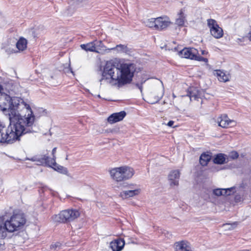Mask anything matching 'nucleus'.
Listing matches in <instances>:
<instances>
[{
    "label": "nucleus",
    "mask_w": 251,
    "mask_h": 251,
    "mask_svg": "<svg viewBox=\"0 0 251 251\" xmlns=\"http://www.w3.org/2000/svg\"><path fill=\"white\" fill-rule=\"evenodd\" d=\"M173 96L174 98L176 97V96L174 95V94H173Z\"/></svg>",
    "instance_id": "obj_43"
},
{
    "label": "nucleus",
    "mask_w": 251,
    "mask_h": 251,
    "mask_svg": "<svg viewBox=\"0 0 251 251\" xmlns=\"http://www.w3.org/2000/svg\"><path fill=\"white\" fill-rule=\"evenodd\" d=\"M218 126L223 128H228L236 126V123L233 120L229 119L227 115H221L217 118Z\"/></svg>",
    "instance_id": "obj_10"
},
{
    "label": "nucleus",
    "mask_w": 251,
    "mask_h": 251,
    "mask_svg": "<svg viewBox=\"0 0 251 251\" xmlns=\"http://www.w3.org/2000/svg\"><path fill=\"white\" fill-rule=\"evenodd\" d=\"M211 159V156L206 153H203L200 157V163L203 166H205Z\"/></svg>",
    "instance_id": "obj_27"
},
{
    "label": "nucleus",
    "mask_w": 251,
    "mask_h": 251,
    "mask_svg": "<svg viewBox=\"0 0 251 251\" xmlns=\"http://www.w3.org/2000/svg\"><path fill=\"white\" fill-rule=\"evenodd\" d=\"M8 227L6 226L5 221L0 219V240H3L6 238L10 232Z\"/></svg>",
    "instance_id": "obj_20"
},
{
    "label": "nucleus",
    "mask_w": 251,
    "mask_h": 251,
    "mask_svg": "<svg viewBox=\"0 0 251 251\" xmlns=\"http://www.w3.org/2000/svg\"><path fill=\"white\" fill-rule=\"evenodd\" d=\"M62 246V244L61 243L57 242L54 243H52L50 246V249H53L55 250H58L61 248Z\"/></svg>",
    "instance_id": "obj_31"
},
{
    "label": "nucleus",
    "mask_w": 251,
    "mask_h": 251,
    "mask_svg": "<svg viewBox=\"0 0 251 251\" xmlns=\"http://www.w3.org/2000/svg\"><path fill=\"white\" fill-rule=\"evenodd\" d=\"M126 116V113L124 111L111 114L107 119L110 124H114L122 121Z\"/></svg>",
    "instance_id": "obj_15"
},
{
    "label": "nucleus",
    "mask_w": 251,
    "mask_h": 251,
    "mask_svg": "<svg viewBox=\"0 0 251 251\" xmlns=\"http://www.w3.org/2000/svg\"><path fill=\"white\" fill-rule=\"evenodd\" d=\"M127 190H134V189H140L139 188L137 187L136 185L134 184H130L126 186Z\"/></svg>",
    "instance_id": "obj_32"
},
{
    "label": "nucleus",
    "mask_w": 251,
    "mask_h": 251,
    "mask_svg": "<svg viewBox=\"0 0 251 251\" xmlns=\"http://www.w3.org/2000/svg\"><path fill=\"white\" fill-rule=\"evenodd\" d=\"M228 161L227 155L222 153L215 155L213 159V162L216 164H224Z\"/></svg>",
    "instance_id": "obj_21"
},
{
    "label": "nucleus",
    "mask_w": 251,
    "mask_h": 251,
    "mask_svg": "<svg viewBox=\"0 0 251 251\" xmlns=\"http://www.w3.org/2000/svg\"><path fill=\"white\" fill-rule=\"evenodd\" d=\"M5 249V242L2 240H0V251H3Z\"/></svg>",
    "instance_id": "obj_36"
},
{
    "label": "nucleus",
    "mask_w": 251,
    "mask_h": 251,
    "mask_svg": "<svg viewBox=\"0 0 251 251\" xmlns=\"http://www.w3.org/2000/svg\"><path fill=\"white\" fill-rule=\"evenodd\" d=\"M238 153L236 151H232L230 153L229 157L232 159H236L238 157Z\"/></svg>",
    "instance_id": "obj_33"
},
{
    "label": "nucleus",
    "mask_w": 251,
    "mask_h": 251,
    "mask_svg": "<svg viewBox=\"0 0 251 251\" xmlns=\"http://www.w3.org/2000/svg\"><path fill=\"white\" fill-rule=\"evenodd\" d=\"M125 243L123 239H116L110 244V247L113 251H121L124 248Z\"/></svg>",
    "instance_id": "obj_18"
},
{
    "label": "nucleus",
    "mask_w": 251,
    "mask_h": 251,
    "mask_svg": "<svg viewBox=\"0 0 251 251\" xmlns=\"http://www.w3.org/2000/svg\"><path fill=\"white\" fill-rule=\"evenodd\" d=\"M46 166H48L52 168L54 170L64 175H68V171L67 169L63 166L59 165L56 163L55 165L54 164H45Z\"/></svg>",
    "instance_id": "obj_24"
},
{
    "label": "nucleus",
    "mask_w": 251,
    "mask_h": 251,
    "mask_svg": "<svg viewBox=\"0 0 251 251\" xmlns=\"http://www.w3.org/2000/svg\"><path fill=\"white\" fill-rule=\"evenodd\" d=\"M186 21V17L184 14V10L181 9L177 14V18L176 20L175 23L178 26H183Z\"/></svg>",
    "instance_id": "obj_22"
},
{
    "label": "nucleus",
    "mask_w": 251,
    "mask_h": 251,
    "mask_svg": "<svg viewBox=\"0 0 251 251\" xmlns=\"http://www.w3.org/2000/svg\"><path fill=\"white\" fill-rule=\"evenodd\" d=\"M174 124V122L173 121H170L168 124H167V126H170V127H172L173 126V125Z\"/></svg>",
    "instance_id": "obj_38"
},
{
    "label": "nucleus",
    "mask_w": 251,
    "mask_h": 251,
    "mask_svg": "<svg viewBox=\"0 0 251 251\" xmlns=\"http://www.w3.org/2000/svg\"><path fill=\"white\" fill-rule=\"evenodd\" d=\"M195 60L199 61H203L204 62L207 63L208 62V59L206 58H204L203 57H201L199 55V52L197 50V53L196 54V56L194 58V59Z\"/></svg>",
    "instance_id": "obj_30"
},
{
    "label": "nucleus",
    "mask_w": 251,
    "mask_h": 251,
    "mask_svg": "<svg viewBox=\"0 0 251 251\" xmlns=\"http://www.w3.org/2000/svg\"><path fill=\"white\" fill-rule=\"evenodd\" d=\"M27 40L25 38L21 37L16 43V47L19 51L25 50L27 48Z\"/></svg>",
    "instance_id": "obj_25"
},
{
    "label": "nucleus",
    "mask_w": 251,
    "mask_h": 251,
    "mask_svg": "<svg viewBox=\"0 0 251 251\" xmlns=\"http://www.w3.org/2000/svg\"><path fill=\"white\" fill-rule=\"evenodd\" d=\"M80 47L86 51L99 53L106 51V48L101 40H95L87 44H81Z\"/></svg>",
    "instance_id": "obj_7"
},
{
    "label": "nucleus",
    "mask_w": 251,
    "mask_h": 251,
    "mask_svg": "<svg viewBox=\"0 0 251 251\" xmlns=\"http://www.w3.org/2000/svg\"><path fill=\"white\" fill-rule=\"evenodd\" d=\"M145 82V81H144V82H142L141 84H136L137 87L140 90L141 92L142 91V89H143L142 84Z\"/></svg>",
    "instance_id": "obj_37"
},
{
    "label": "nucleus",
    "mask_w": 251,
    "mask_h": 251,
    "mask_svg": "<svg viewBox=\"0 0 251 251\" xmlns=\"http://www.w3.org/2000/svg\"><path fill=\"white\" fill-rule=\"evenodd\" d=\"M207 21L211 34L216 39L221 38L223 36V30L217 24L216 20L210 19H208Z\"/></svg>",
    "instance_id": "obj_9"
},
{
    "label": "nucleus",
    "mask_w": 251,
    "mask_h": 251,
    "mask_svg": "<svg viewBox=\"0 0 251 251\" xmlns=\"http://www.w3.org/2000/svg\"><path fill=\"white\" fill-rule=\"evenodd\" d=\"M235 224H233V225H231V226H230L231 227H229V228H229V229H231L233 228V226H235Z\"/></svg>",
    "instance_id": "obj_41"
},
{
    "label": "nucleus",
    "mask_w": 251,
    "mask_h": 251,
    "mask_svg": "<svg viewBox=\"0 0 251 251\" xmlns=\"http://www.w3.org/2000/svg\"><path fill=\"white\" fill-rule=\"evenodd\" d=\"M216 75L219 81L225 82L229 80L230 76L229 74H226L221 70H216Z\"/></svg>",
    "instance_id": "obj_23"
},
{
    "label": "nucleus",
    "mask_w": 251,
    "mask_h": 251,
    "mask_svg": "<svg viewBox=\"0 0 251 251\" xmlns=\"http://www.w3.org/2000/svg\"><path fill=\"white\" fill-rule=\"evenodd\" d=\"M249 40L251 41V31L248 33Z\"/></svg>",
    "instance_id": "obj_40"
},
{
    "label": "nucleus",
    "mask_w": 251,
    "mask_h": 251,
    "mask_svg": "<svg viewBox=\"0 0 251 251\" xmlns=\"http://www.w3.org/2000/svg\"><path fill=\"white\" fill-rule=\"evenodd\" d=\"M213 194L216 196H224V189L217 188L213 190Z\"/></svg>",
    "instance_id": "obj_29"
},
{
    "label": "nucleus",
    "mask_w": 251,
    "mask_h": 251,
    "mask_svg": "<svg viewBox=\"0 0 251 251\" xmlns=\"http://www.w3.org/2000/svg\"><path fill=\"white\" fill-rule=\"evenodd\" d=\"M116 50L119 53H127L129 51V49L127 46L122 44L117 45L116 47L111 49H106V50Z\"/></svg>",
    "instance_id": "obj_26"
},
{
    "label": "nucleus",
    "mask_w": 251,
    "mask_h": 251,
    "mask_svg": "<svg viewBox=\"0 0 251 251\" xmlns=\"http://www.w3.org/2000/svg\"><path fill=\"white\" fill-rule=\"evenodd\" d=\"M236 191L235 190V187H234L226 189H224L225 196L230 195L231 194L234 193Z\"/></svg>",
    "instance_id": "obj_28"
},
{
    "label": "nucleus",
    "mask_w": 251,
    "mask_h": 251,
    "mask_svg": "<svg viewBox=\"0 0 251 251\" xmlns=\"http://www.w3.org/2000/svg\"><path fill=\"white\" fill-rule=\"evenodd\" d=\"M2 87L0 85V109L3 111L7 112L8 118H10L11 114H13L16 117L22 116L21 112L25 110L27 114L29 111H32L28 104H26L23 99L19 97H12L4 93L1 92Z\"/></svg>",
    "instance_id": "obj_3"
},
{
    "label": "nucleus",
    "mask_w": 251,
    "mask_h": 251,
    "mask_svg": "<svg viewBox=\"0 0 251 251\" xmlns=\"http://www.w3.org/2000/svg\"><path fill=\"white\" fill-rule=\"evenodd\" d=\"M135 71L133 64H121L117 60H111L106 63L100 81L101 84L106 82L120 87L130 83Z\"/></svg>",
    "instance_id": "obj_2"
},
{
    "label": "nucleus",
    "mask_w": 251,
    "mask_h": 251,
    "mask_svg": "<svg viewBox=\"0 0 251 251\" xmlns=\"http://www.w3.org/2000/svg\"><path fill=\"white\" fill-rule=\"evenodd\" d=\"M197 53V50L193 48H184L179 51V54L181 57L194 59Z\"/></svg>",
    "instance_id": "obj_13"
},
{
    "label": "nucleus",
    "mask_w": 251,
    "mask_h": 251,
    "mask_svg": "<svg viewBox=\"0 0 251 251\" xmlns=\"http://www.w3.org/2000/svg\"><path fill=\"white\" fill-rule=\"evenodd\" d=\"M56 147L54 148L52 150V158H50L48 155L47 154H42L39 155H36L32 157L30 159H28L29 160L32 161H36L39 162L40 165H45V164H56V156L55 153L56 151Z\"/></svg>",
    "instance_id": "obj_8"
},
{
    "label": "nucleus",
    "mask_w": 251,
    "mask_h": 251,
    "mask_svg": "<svg viewBox=\"0 0 251 251\" xmlns=\"http://www.w3.org/2000/svg\"><path fill=\"white\" fill-rule=\"evenodd\" d=\"M175 247L176 251H192L190 244L186 241L177 242Z\"/></svg>",
    "instance_id": "obj_16"
},
{
    "label": "nucleus",
    "mask_w": 251,
    "mask_h": 251,
    "mask_svg": "<svg viewBox=\"0 0 251 251\" xmlns=\"http://www.w3.org/2000/svg\"><path fill=\"white\" fill-rule=\"evenodd\" d=\"M207 53V52L204 50H201V54L202 55H205Z\"/></svg>",
    "instance_id": "obj_39"
},
{
    "label": "nucleus",
    "mask_w": 251,
    "mask_h": 251,
    "mask_svg": "<svg viewBox=\"0 0 251 251\" xmlns=\"http://www.w3.org/2000/svg\"><path fill=\"white\" fill-rule=\"evenodd\" d=\"M146 26L155 30H162L166 29L171 24L169 18L167 16L151 18L145 22Z\"/></svg>",
    "instance_id": "obj_5"
},
{
    "label": "nucleus",
    "mask_w": 251,
    "mask_h": 251,
    "mask_svg": "<svg viewBox=\"0 0 251 251\" xmlns=\"http://www.w3.org/2000/svg\"><path fill=\"white\" fill-rule=\"evenodd\" d=\"M189 97L191 100H192V98H194V100L197 98V95L196 93L193 92H190L189 94Z\"/></svg>",
    "instance_id": "obj_34"
},
{
    "label": "nucleus",
    "mask_w": 251,
    "mask_h": 251,
    "mask_svg": "<svg viewBox=\"0 0 251 251\" xmlns=\"http://www.w3.org/2000/svg\"><path fill=\"white\" fill-rule=\"evenodd\" d=\"M164 95L163 88H159L151 93L150 95V102L151 104L155 103L159 101Z\"/></svg>",
    "instance_id": "obj_12"
},
{
    "label": "nucleus",
    "mask_w": 251,
    "mask_h": 251,
    "mask_svg": "<svg viewBox=\"0 0 251 251\" xmlns=\"http://www.w3.org/2000/svg\"><path fill=\"white\" fill-rule=\"evenodd\" d=\"M68 156L67 155L66 157V160H68Z\"/></svg>",
    "instance_id": "obj_42"
},
{
    "label": "nucleus",
    "mask_w": 251,
    "mask_h": 251,
    "mask_svg": "<svg viewBox=\"0 0 251 251\" xmlns=\"http://www.w3.org/2000/svg\"><path fill=\"white\" fill-rule=\"evenodd\" d=\"M80 216L77 209H69L62 210L58 214L53 216V219L56 222L67 223L74 221Z\"/></svg>",
    "instance_id": "obj_6"
},
{
    "label": "nucleus",
    "mask_w": 251,
    "mask_h": 251,
    "mask_svg": "<svg viewBox=\"0 0 251 251\" xmlns=\"http://www.w3.org/2000/svg\"><path fill=\"white\" fill-rule=\"evenodd\" d=\"M10 124L7 127H0V143L12 144L20 140L23 134L34 131L35 117L32 111L24 116L16 117L11 113L8 118Z\"/></svg>",
    "instance_id": "obj_1"
},
{
    "label": "nucleus",
    "mask_w": 251,
    "mask_h": 251,
    "mask_svg": "<svg viewBox=\"0 0 251 251\" xmlns=\"http://www.w3.org/2000/svg\"><path fill=\"white\" fill-rule=\"evenodd\" d=\"M141 192V189L126 190L121 192L119 196L122 199H127L138 195Z\"/></svg>",
    "instance_id": "obj_17"
},
{
    "label": "nucleus",
    "mask_w": 251,
    "mask_h": 251,
    "mask_svg": "<svg viewBox=\"0 0 251 251\" xmlns=\"http://www.w3.org/2000/svg\"><path fill=\"white\" fill-rule=\"evenodd\" d=\"M180 172L178 170L172 171L169 176L168 179L171 186H177L178 185Z\"/></svg>",
    "instance_id": "obj_14"
},
{
    "label": "nucleus",
    "mask_w": 251,
    "mask_h": 251,
    "mask_svg": "<svg viewBox=\"0 0 251 251\" xmlns=\"http://www.w3.org/2000/svg\"><path fill=\"white\" fill-rule=\"evenodd\" d=\"M121 167L124 180H126L131 178L134 175L135 171L132 168L127 166H123Z\"/></svg>",
    "instance_id": "obj_19"
},
{
    "label": "nucleus",
    "mask_w": 251,
    "mask_h": 251,
    "mask_svg": "<svg viewBox=\"0 0 251 251\" xmlns=\"http://www.w3.org/2000/svg\"><path fill=\"white\" fill-rule=\"evenodd\" d=\"M8 230L12 233L20 230L26 223V218L24 214L21 212H14L7 220L4 221Z\"/></svg>",
    "instance_id": "obj_4"
},
{
    "label": "nucleus",
    "mask_w": 251,
    "mask_h": 251,
    "mask_svg": "<svg viewBox=\"0 0 251 251\" xmlns=\"http://www.w3.org/2000/svg\"><path fill=\"white\" fill-rule=\"evenodd\" d=\"M109 173L111 178L117 182H121L124 180L121 167H116L111 169Z\"/></svg>",
    "instance_id": "obj_11"
},
{
    "label": "nucleus",
    "mask_w": 251,
    "mask_h": 251,
    "mask_svg": "<svg viewBox=\"0 0 251 251\" xmlns=\"http://www.w3.org/2000/svg\"><path fill=\"white\" fill-rule=\"evenodd\" d=\"M234 200L236 202H239L243 201V198L240 195H236Z\"/></svg>",
    "instance_id": "obj_35"
}]
</instances>
